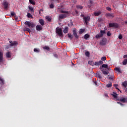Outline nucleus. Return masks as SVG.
I'll list each match as a JSON object with an SVG mask.
<instances>
[{
    "mask_svg": "<svg viewBox=\"0 0 127 127\" xmlns=\"http://www.w3.org/2000/svg\"><path fill=\"white\" fill-rule=\"evenodd\" d=\"M85 32V29H80L79 31V34H82Z\"/></svg>",
    "mask_w": 127,
    "mask_h": 127,
    "instance_id": "nucleus-30",
    "label": "nucleus"
},
{
    "mask_svg": "<svg viewBox=\"0 0 127 127\" xmlns=\"http://www.w3.org/2000/svg\"><path fill=\"white\" fill-rule=\"evenodd\" d=\"M106 10H107L109 11H110L111 10H112V8L109 6H107L106 7Z\"/></svg>",
    "mask_w": 127,
    "mask_h": 127,
    "instance_id": "nucleus-42",
    "label": "nucleus"
},
{
    "mask_svg": "<svg viewBox=\"0 0 127 127\" xmlns=\"http://www.w3.org/2000/svg\"><path fill=\"white\" fill-rule=\"evenodd\" d=\"M50 8H54V4H53V3L50 4Z\"/></svg>",
    "mask_w": 127,
    "mask_h": 127,
    "instance_id": "nucleus-44",
    "label": "nucleus"
},
{
    "mask_svg": "<svg viewBox=\"0 0 127 127\" xmlns=\"http://www.w3.org/2000/svg\"><path fill=\"white\" fill-rule=\"evenodd\" d=\"M24 24L28 25V27L30 29L33 28L35 26V25L34 24L33 22L30 21H26L25 22Z\"/></svg>",
    "mask_w": 127,
    "mask_h": 127,
    "instance_id": "nucleus-3",
    "label": "nucleus"
},
{
    "mask_svg": "<svg viewBox=\"0 0 127 127\" xmlns=\"http://www.w3.org/2000/svg\"><path fill=\"white\" fill-rule=\"evenodd\" d=\"M17 43L16 41H14V42H12L11 43H10V46H16L17 45Z\"/></svg>",
    "mask_w": 127,
    "mask_h": 127,
    "instance_id": "nucleus-17",
    "label": "nucleus"
},
{
    "mask_svg": "<svg viewBox=\"0 0 127 127\" xmlns=\"http://www.w3.org/2000/svg\"><path fill=\"white\" fill-rule=\"evenodd\" d=\"M68 32V27H65L64 30V34L67 33Z\"/></svg>",
    "mask_w": 127,
    "mask_h": 127,
    "instance_id": "nucleus-29",
    "label": "nucleus"
},
{
    "mask_svg": "<svg viewBox=\"0 0 127 127\" xmlns=\"http://www.w3.org/2000/svg\"><path fill=\"white\" fill-rule=\"evenodd\" d=\"M105 68H106L109 71L110 70V67L107 64H103L100 67V70H105Z\"/></svg>",
    "mask_w": 127,
    "mask_h": 127,
    "instance_id": "nucleus-4",
    "label": "nucleus"
},
{
    "mask_svg": "<svg viewBox=\"0 0 127 127\" xmlns=\"http://www.w3.org/2000/svg\"><path fill=\"white\" fill-rule=\"evenodd\" d=\"M107 35V36L109 37L112 35V33H111V32L110 31H108Z\"/></svg>",
    "mask_w": 127,
    "mask_h": 127,
    "instance_id": "nucleus-45",
    "label": "nucleus"
},
{
    "mask_svg": "<svg viewBox=\"0 0 127 127\" xmlns=\"http://www.w3.org/2000/svg\"><path fill=\"white\" fill-rule=\"evenodd\" d=\"M71 25H73V23H71Z\"/></svg>",
    "mask_w": 127,
    "mask_h": 127,
    "instance_id": "nucleus-60",
    "label": "nucleus"
},
{
    "mask_svg": "<svg viewBox=\"0 0 127 127\" xmlns=\"http://www.w3.org/2000/svg\"><path fill=\"white\" fill-rule=\"evenodd\" d=\"M100 14H101V11H97V12H94V15H95V16H99Z\"/></svg>",
    "mask_w": 127,
    "mask_h": 127,
    "instance_id": "nucleus-21",
    "label": "nucleus"
},
{
    "mask_svg": "<svg viewBox=\"0 0 127 127\" xmlns=\"http://www.w3.org/2000/svg\"><path fill=\"white\" fill-rule=\"evenodd\" d=\"M10 15L12 16H15L16 15V14H15V13L14 12L11 11V12H10Z\"/></svg>",
    "mask_w": 127,
    "mask_h": 127,
    "instance_id": "nucleus-38",
    "label": "nucleus"
},
{
    "mask_svg": "<svg viewBox=\"0 0 127 127\" xmlns=\"http://www.w3.org/2000/svg\"><path fill=\"white\" fill-rule=\"evenodd\" d=\"M76 8L77 9H83V6H81L80 5H76Z\"/></svg>",
    "mask_w": 127,
    "mask_h": 127,
    "instance_id": "nucleus-35",
    "label": "nucleus"
},
{
    "mask_svg": "<svg viewBox=\"0 0 127 127\" xmlns=\"http://www.w3.org/2000/svg\"><path fill=\"white\" fill-rule=\"evenodd\" d=\"M80 16L82 17H83V18H84V17H85V15H84V14H81Z\"/></svg>",
    "mask_w": 127,
    "mask_h": 127,
    "instance_id": "nucleus-57",
    "label": "nucleus"
},
{
    "mask_svg": "<svg viewBox=\"0 0 127 127\" xmlns=\"http://www.w3.org/2000/svg\"><path fill=\"white\" fill-rule=\"evenodd\" d=\"M103 64V62L102 61L95 62L94 65L95 66H99L100 65H102Z\"/></svg>",
    "mask_w": 127,
    "mask_h": 127,
    "instance_id": "nucleus-9",
    "label": "nucleus"
},
{
    "mask_svg": "<svg viewBox=\"0 0 127 127\" xmlns=\"http://www.w3.org/2000/svg\"><path fill=\"white\" fill-rule=\"evenodd\" d=\"M100 45H102V46L106 45V40L105 39L101 40L100 42Z\"/></svg>",
    "mask_w": 127,
    "mask_h": 127,
    "instance_id": "nucleus-14",
    "label": "nucleus"
},
{
    "mask_svg": "<svg viewBox=\"0 0 127 127\" xmlns=\"http://www.w3.org/2000/svg\"><path fill=\"white\" fill-rule=\"evenodd\" d=\"M29 10H30L32 12H34V9L33 7H29Z\"/></svg>",
    "mask_w": 127,
    "mask_h": 127,
    "instance_id": "nucleus-39",
    "label": "nucleus"
},
{
    "mask_svg": "<svg viewBox=\"0 0 127 127\" xmlns=\"http://www.w3.org/2000/svg\"><path fill=\"white\" fill-rule=\"evenodd\" d=\"M102 73H103L104 75H108L109 71L108 70H106V69L101 70Z\"/></svg>",
    "mask_w": 127,
    "mask_h": 127,
    "instance_id": "nucleus-16",
    "label": "nucleus"
},
{
    "mask_svg": "<svg viewBox=\"0 0 127 127\" xmlns=\"http://www.w3.org/2000/svg\"><path fill=\"white\" fill-rule=\"evenodd\" d=\"M9 48H10V46H7L6 47V49H9Z\"/></svg>",
    "mask_w": 127,
    "mask_h": 127,
    "instance_id": "nucleus-55",
    "label": "nucleus"
},
{
    "mask_svg": "<svg viewBox=\"0 0 127 127\" xmlns=\"http://www.w3.org/2000/svg\"><path fill=\"white\" fill-rule=\"evenodd\" d=\"M42 29L43 28L40 25H37V26H36V29L38 31H41Z\"/></svg>",
    "mask_w": 127,
    "mask_h": 127,
    "instance_id": "nucleus-13",
    "label": "nucleus"
},
{
    "mask_svg": "<svg viewBox=\"0 0 127 127\" xmlns=\"http://www.w3.org/2000/svg\"><path fill=\"white\" fill-rule=\"evenodd\" d=\"M23 31H28V32H29V33L31 32L30 28H26L23 29Z\"/></svg>",
    "mask_w": 127,
    "mask_h": 127,
    "instance_id": "nucleus-31",
    "label": "nucleus"
},
{
    "mask_svg": "<svg viewBox=\"0 0 127 127\" xmlns=\"http://www.w3.org/2000/svg\"><path fill=\"white\" fill-rule=\"evenodd\" d=\"M118 94L116 93L115 92H113L112 96L113 97H114L115 99H117L118 98Z\"/></svg>",
    "mask_w": 127,
    "mask_h": 127,
    "instance_id": "nucleus-24",
    "label": "nucleus"
},
{
    "mask_svg": "<svg viewBox=\"0 0 127 127\" xmlns=\"http://www.w3.org/2000/svg\"><path fill=\"white\" fill-rule=\"evenodd\" d=\"M54 57H55L56 58H58V55L57 54L54 55Z\"/></svg>",
    "mask_w": 127,
    "mask_h": 127,
    "instance_id": "nucleus-51",
    "label": "nucleus"
},
{
    "mask_svg": "<svg viewBox=\"0 0 127 127\" xmlns=\"http://www.w3.org/2000/svg\"><path fill=\"white\" fill-rule=\"evenodd\" d=\"M84 55H85V56L86 57H87L88 58H89V57H90V53H89V52H85V53L84 54Z\"/></svg>",
    "mask_w": 127,
    "mask_h": 127,
    "instance_id": "nucleus-20",
    "label": "nucleus"
},
{
    "mask_svg": "<svg viewBox=\"0 0 127 127\" xmlns=\"http://www.w3.org/2000/svg\"><path fill=\"white\" fill-rule=\"evenodd\" d=\"M4 84V80L3 78L0 77V85H3Z\"/></svg>",
    "mask_w": 127,
    "mask_h": 127,
    "instance_id": "nucleus-18",
    "label": "nucleus"
},
{
    "mask_svg": "<svg viewBox=\"0 0 127 127\" xmlns=\"http://www.w3.org/2000/svg\"><path fill=\"white\" fill-rule=\"evenodd\" d=\"M104 96H105L106 98L109 97V96L107 93L104 94Z\"/></svg>",
    "mask_w": 127,
    "mask_h": 127,
    "instance_id": "nucleus-50",
    "label": "nucleus"
},
{
    "mask_svg": "<svg viewBox=\"0 0 127 127\" xmlns=\"http://www.w3.org/2000/svg\"><path fill=\"white\" fill-rule=\"evenodd\" d=\"M29 2H30V3L33 5H35V2L33 0H29Z\"/></svg>",
    "mask_w": 127,
    "mask_h": 127,
    "instance_id": "nucleus-32",
    "label": "nucleus"
},
{
    "mask_svg": "<svg viewBox=\"0 0 127 127\" xmlns=\"http://www.w3.org/2000/svg\"><path fill=\"white\" fill-rule=\"evenodd\" d=\"M100 34L96 35L95 36V38L97 39H100V38L104 36V35L105 34V30H101L100 31Z\"/></svg>",
    "mask_w": 127,
    "mask_h": 127,
    "instance_id": "nucleus-5",
    "label": "nucleus"
},
{
    "mask_svg": "<svg viewBox=\"0 0 127 127\" xmlns=\"http://www.w3.org/2000/svg\"><path fill=\"white\" fill-rule=\"evenodd\" d=\"M97 77L99 79H101L102 78V76L100 74H97L96 75Z\"/></svg>",
    "mask_w": 127,
    "mask_h": 127,
    "instance_id": "nucleus-41",
    "label": "nucleus"
},
{
    "mask_svg": "<svg viewBox=\"0 0 127 127\" xmlns=\"http://www.w3.org/2000/svg\"><path fill=\"white\" fill-rule=\"evenodd\" d=\"M112 87V82H110V83L106 84V87L107 88H111Z\"/></svg>",
    "mask_w": 127,
    "mask_h": 127,
    "instance_id": "nucleus-28",
    "label": "nucleus"
},
{
    "mask_svg": "<svg viewBox=\"0 0 127 127\" xmlns=\"http://www.w3.org/2000/svg\"><path fill=\"white\" fill-rule=\"evenodd\" d=\"M75 12H76V13H78V12H77L76 11H75Z\"/></svg>",
    "mask_w": 127,
    "mask_h": 127,
    "instance_id": "nucleus-62",
    "label": "nucleus"
},
{
    "mask_svg": "<svg viewBox=\"0 0 127 127\" xmlns=\"http://www.w3.org/2000/svg\"><path fill=\"white\" fill-rule=\"evenodd\" d=\"M115 70L118 72H119L120 73H122L121 69L119 67H115Z\"/></svg>",
    "mask_w": 127,
    "mask_h": 127,
    "instance_id": "nucleus-19",
    "label": "nucleus"
},
{
    "mask_svg": "<svg viewBox=\"0 0 127 127\" xmlns=\"http://www.w3.org/2000/svg\"><path fill=\"white\" fill-rule=\"evenodd\" d=\"M3 62V53L0 52V64Z\"/></svg>",
    "mask_w": 127,
    "mask_h": 127,
    "instance_id": "nucleus-12",
    "label": "nucleus"
},
{
    "mask_svg": "<svg viewBox=\"0 0 127 127\" xmlns=\"http://www.w3.org/2000/svg\"><path fill=\"white\" fill-rule=\"evenodd\" d=\"M119 27V24L117 23H109V28H118Z\"/></svg>",
    "mask_w": 127,
    "mask_h": 127,
    "instance_id": "nucleus-6",
    "label": "nucleus"
},
{
    "mask_svg": "<svg viewBox=\"0 0 127 127\" xmlns=\"http://www.w3.org/2000/svg\"><path fill=\"white\" fill-rule=\"evenodd\" d=\"M109 79L110 80H113V77H109Z\"/></svg>",
    "mask_w": 127,
    "mask_h": 127,
    "instance_id": "nucleus-53",
    "label": "nucleus"
},
{
    "mask_svg": "<svg viewBox=\"0 0 127 127\" xmlns=\"http://www.w3.org/2000/svg\"><path fill=\"white\" fill-rule=\"evenodd\" d=\"M60 12L61 13H64V14H61L59 16V19H65L66 17H67V16L69 14V11H64V10H61Z\"/></svg>",
    "mask_w": 127,
    "mask_h": 127,
    "instance_id": "nucleus-1",
    "label": "nucleus"
},
{
    "mask_svg": "<svg viewBox=\"0 0 127 127\" xmlns=\"http://www.w3.org/2000/svg\"><path fill=\"white\" fill-rule=\"evenodd\" d=\"M56 33L61 37H64V34L63 33V30L61 28L59 27L56 28Z\"/></svg>",
    "mask_w": 127,
    "mask_h": 127,
    "instance_id": "nucleus-2",
    "label": "nucleus"
},
{
    "mask_svg": "<svg viewBox=\"0 0 127 127\" xmlns=\"http://www.w3.org/2000/svg\"><path fill=\"white\" fill-rule=\"evenodd\" d=\"M118 84H114V87H115V88H116V89H118L119 91H120L119 88H118Z\"/></svg>",
    "mask_w": 127,
    "mask_h": 127,
    "instance_id": "nucleus-48",
    "label": "nucleus"
},
{
    "mask_svg": "<svg viewBox=\"0 0 127 127\" xmlns=\"http://www.w3.org/2000/svg\"><path fill=\"white\" fill-rule=\"evenodd\" d=\"M94 84H95V86H98V83H97V81H95Z\"/></svg>",
    "mask_w": 127,
    "mask_h": 127,
    "instance_id": "nucleus-56",
    "label": "nucleus"
},
{
    "mask_svg": "<svg viewBox=\"0 0 127 127\" xmlns=\"http://www.w3.org/2000/svg\"><path fill=\"white\" fill-rule=\"evenodd\" d=\"M118 38L119 39L121 40L122 39H123V35L122 34H120V35H119Z\"/></svg>",
    "mask_w": 127,
    "mask_h": 127,
    "instance_id": "nucleus-46",
    "label": "nucleus"
},
{
    "mask_svg": "<svg viewBox=\"0 0 127 127\" xmlns=\"http://www.w3.org/2000/svg\"><path fill=\"white\" fill-rule=\"evenodd\" d=\"M6 57L7 58H10V57H11V55H10V52H7L6 53Z\"/></svg>",
    "mask_w": 127,
    "mask_h": 127,
    "instance_id": "nucleus-22",
    "label": "nucleus"
},
{
    "mask_svg": "<svg viewBox=\"0 0 127 127\" xmlns=\"http://www.w3.org/2000/svg\"><path fill=\"white\" fill-rule=\"evenodd\" d=\"M15 17V20H18V18L17 17Z\"/></svg>",
    "mask_w": 127,
    "mask_h": 127,
    "instance_id": "nucleus-58",
    "label": "nucleus"
},
{
    "mask_svg": "<svg viewBox=\"0 0 127 127\" xmlns=\"http://www.w3.org/2000/svg\"><path fill=\"white\" fill-rule=\"evenodd\" d=\"M67 37L69 38L70 40L72 39L74 36L71 34H67Z\"/></svg>",
    "mask_w": 127,
    "mask_h": 127,
    "instance_id": "nucleus-25",
    "label": "nucleus"
},
{
    "mask_svg": "<svg viewBox=\"0 0 127 127\" xmlns=\"http://www.w3.org/2000/svg\"><path fill=\"white\" fill-rule=\"evenodd\" d=\"M106 16L112 19L113 18H114L115 17V15L114 13H107L106 14Z\"/></svg>",
    "mask_w": 127,
    "mask_h": 127,
    "instance_id": "nucleus-7",
    "label": "nucleus"
},
{
    "mask_svg": "<svg viewBox=\"0 0 127 127\" xmlns=\"http://www.w3.org/2000/svg\"><path fill=\"white\" fill-rule=\"evenodd\" d=\"M90 5H93V1L92 0H89Z\"/></svg>",
    "mask_w": 127,
    "mask_h": 127,
    "instance_id": "nucleus-49",
    "label": "nucleus"
},
{
    "mask_svg": "<svg viewBox=\"0 0 127 127\" xmlns=\"http://www.w3.org/2000/svg\"><path fill=\"white\" fill-rule=\"evenodd\" d=\"M88 64L89 65H91V66H94V62L91 61H90L88 62Z\"/></svg>",
    "mask_w": 127,
    "mask_h": 127,
    "instance_id": "nucleus-27",
    "label": "nucleus"
},
{
    "mask_svg": "<svg viewBox=\"0 0 127 127\" xmlns=\"http://www.w3.org/2000/svg\"><path fill=\"white\" fill-rule=\"evenodd\" d=\"M83 19L86 24L87 25L88 22L89 21V20H90V17L89 16H85L84 17Z\"/></svg>",
    "mask_w": 127,
    "mask_h": 127,
    "instance_id": "nucleus-8",
    "label": "nucleus"
},
{
    "mask_svg": "<svg viewBox=\"0 0 127 127\" xmlns=\"http://www.w3.org/2000/svg\"><path fill=\"white\" fill-rule=\"evenodd\" d=\"M39 23H40L41 25L44 26L45 25L44 19H39Z\"/></svg>",
    "mask_w": 127,
    "mask_h": 127,
    "instance_id": "nucleus-15",
    "label": "nucleus"
},
{
    "mask_svg": "<svg viewBox=\"0 0 127 127\" xmlns=\"http://www.w3.org/2000/svg\"><path fill=\"white\" fill-rule=\"evenodd\" d=\"M89 37H90L89 35L86 34L84 35V39H85L86 40H87V39H89Z\"/></svg>",
    "mask_w": 127,
    "mask_h": 127,
    "instance_id": "nucleus-23",
    "label": "nucleus"
},
{
    "mask_svg": "<svg viewBox=\"0 0 127 127\" xmlns=\"http://www.w3.org/2000/svg\"><path fill=\"white\" fill-rule=\"evenodd\" d=\"M124 59H127V55H124Z\"/></svg>",
    "mask_w": 127,
    "mask_h": 127,
    "instance_id": "nucleus-54",
    "label": "nucleus"
},
{
    "mask_svg": "<svg viewBox=\"0 0 127 127\" xmlns=\"http://www.w3.org/2000/svg\"><path fill=\"white\" fill-rule=\"evenodd\" d=\"M34 52H37V53H39L40 52V50L39 49L35 48L34 49Z\"/></svg>",
    "mask_w": 127,
    "mask_h": 127,
    "instance_id": "nucleus-34",
    "label": "nucleus"
},
{
    "mask_svg": "<svg viewBox=\"0 0 127 127\" xmlns=\"http://www.w3.org/2000/svg\"><path fill=\"white\" fill-rule=\"evenodd\" d=\"M122 86L124 87V88H127V81H125L122 83Z\"/></svg>",
    "mask_w": 127,
    "mask_h": 127,
    "instance_id": "nucleus-26",
    "label": "nucleus"
},
{
    "mask_svg": "<svg viewBox=\"0 0 127 127\" xmlns=\"http://www.w3.org/2000/svg\"><path fill=\"white\" fill-rule=\"evenodd\" d=\"M9 42L10 43V44H11L12 42V41H9Z\"/></svg>",
    "mask_w": 127,
    "mask_h": 127,
    "instance_id": "nucleus-59",
    "label": "nucleus"
},
{
    "mask_svg": "<svg viewBox=\"0 0 127 127\" xmlns=\"http://www.w3.org/2000/svg\"><path fill=\"white\" fill-rule=\"evenodd\" d=\"M3 6H4V9L7 10L8 7V2L6 1L3 2Z\"/></svg>",
    "mask_w": 127,
    "mask_h": 127,
    "instance_id": "nucleus-10",
    "label": "nucleus"
},
{
    "mask_svg": "<svg viewBox=\"0 0 127 127\" xmlns=\"http://www.w3.org/2000/svg\"><path fill=\"white\" fill-rule=\"evenodd\" d=\"M106 59L107 58L105 57H102V59H101L102 61H105Z\"/></svg>",
    "mask_w": 127,
    "mask_h": 127,
    "instance_id": "nucleus-47",
    "label": "nucleus"
},
{
    "mask_svg": "<svg viewBox=\"0 0 127 127\" xmlns=\"http://www.w3.org/2000/svg\"><path fill=\"white\" fill-rule=\"evenodd\" d=\"M44 49L46 50H49L50 48H49V47H48V46H45V47H44Z\"/></svg>",
    "mask_w": 127,
    "mask_h": 127,
    "instance_id": "nucleus-43",
    "label": "nucleus"
},
{
    "mask_svg": "<svg viewBox=\"0 0 127 127\" xmlns=\"http://www.w3.org/2000/svg\"><path fill=\"white\" fill-rule=\"evenodd\" d=\"M123 64V65H127V59L124 60Z\"/></svg>",
    "mask_w": 127,
    "mask_h": 127,
    "instance_id": "nucleus-36",
    "label": "nucleus"
},
{
    "mask_svg": "<svg viewBox=\"0 0 127 127\" xmlns=\"http://www.w3.org/2000/svg\"><path fill=\"white\" fill-rule=\"evenodd\" d=\"M27 17H28V18H32V15L31 14H30V13H27Z\"/></svg>",
    "mask_w": 127,
    "mask_h": 127,
    "instance_id": "nucleus-40",
    "label": "nucleus"
},
{
    "mask_svg": "<svg viewBox=\"0 0 127 127\" xmlns=\"http://www.w3.org/2000/svg\"><path fill=\"white\" fill-rule=\"evenodd\" d=\"M118 104H119L120 105H121L122 107H123V106H124V104H122V103H120V102H118Z\"/></svg>",
    "mask_w": 127,
    "mask_h": 127,
    "instance_id": "nucleus-52",
    "label": "nucleus"
},
{
    "mask_svg": "<svg viewBox=\"0 0 127 127\" xmlns=\"http://www.w3.org/2000/svg\"><path fill=\"white\" fill-rule=\"evenodd\" d=\"M73 36H74L75 38L78 39L79 37L78 36V35H77L76 29H74L73 30Z\"/></svg>",
    "mask_w": 127,
    "mask_h": 127,
    "instance_id": "nucleus-11",
    "label": "nucleus"
},
{
    "mask_svg": "<svg viewBox=\"0 0 127 127\" xmlns=\"http://www.w3.org/2000/svg\"><path fill=\"white\" fill-rule=\"evenodd\" d=\"M40 11H42V9H41Z\"/></svg>",
    "mask_w": 127,
    "mask_h": 127,
    "instance_id": "nucleus-61",
    "label": "nucleus"
},
{
    "mask_svg": "<svg viewBox=\"0 0 127 127\" xmlns=\"http://www.w3.org/2000/svg\"><path fill=\"white\" fill-rule=\"evenodd\" d=\"M46 19L48 20L49 22H51L52 20V18L49 16H46Z\"/></svg>",
    "mask_w": 127,
    "mask_h": 127,
    "instance_id": "nucleus-33",
    "label": "nucleus"
},
{
    "mask_svg": "<svg viewBox=\"0 0 127 127\" xmlns=\"http://www.w3.org/2000/svg\"><path fill=\"white\" fill-rule=\"evenodd\" d=\"M126 23H127V22H126Z\"/></svg>",
    "mask_w": 127,
    "mask_h": 127,
    "instance_id": "nucleus-63",
    "label": "nucleus"
},
{
    "mask_svg": "<svg viewBox=\"0 0 127 127\" xmlns=\"http://www.w3.org/2000/svg\"><path fill=\"white\" fill-rule=\"evenodd\" d=\"M120 101L123 102V103H125L126 102V99L125 98H121L120 99Z\"/></svg>",
    "mask_w": 127,
    "mask_h": 127,
    "instance_id": "nucleus-37",
    "label": "nucleus"
}]
</instances>
